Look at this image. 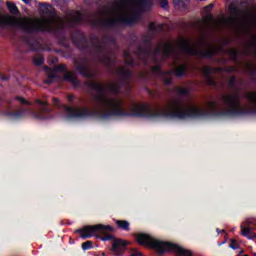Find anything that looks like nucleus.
Returning <instances> with one entry per match:
<instances>
[{"mask_svg":"<svg viewBox=\"0 0 256 256\" xmlns=\"http://www.w3.org/2000/svg\"><path fill=\"white\" fill-rule=\"evenodd\" d=\"M160 3V7L167 9L168 8V4H167V0H158Z\"/></svg>","mask_w":256,"mask_h":256,"instance_id":"a878e982","label":"nucleus"},{"mask_svg":"<svg viewBox=\"0 0 256 256\" xmlns=\"http://www.w3.org/2000/svg\"><path fill=\"white\" fill-rule=\"evenodd\" d=\"M248 49L253 50V52L248 51V55L253 54L256 56V36H253V38L251 39V42H249Z\"/></svg>","mask_w":256,"mask_h":256,"instance_id":"6ab92c4d","label":"nucleus"},{"mask_svg":"<svg viewBox=\"0 0 256 256\" xmlns=\"http://www.w3.org/2000/svg\"><path fill=\"white\" fill-rule=\"evenodd\" d=\"M160 30H162V25L161 24H157L155 22L149 23V31L158 32Z\"/></svg>","mask_w":256,"mask_h":256,"instance_id":"aec40b11","label":"nucleus"},{"mask_svg":"<svg viewBox=\"0 0 256 256\" xmlns=\"http://www.w3.org/2000/svg\"><path fill=\"white\" fill-rule=\"evenodd\" d=\"M53 105H55V106H57V107H60L59 99L53 98Z\"/></svg>","mask_w":256,"mask_h":256,"instance_id":"2f4dec72","label":"nucleus"},{"mask_svg":"<svg viewBox=\"0 0 256 256\" xmlns=\"http://www.w3.org/2000/svg\"><path fill=\"white\" fill-rule=\"evenodd\" d=\"M202 73L205 76V82L208 86H216V80L210 77V74L212 73V69L210 67L203 68Z\"/></svg>","mask_w":256,"mask_h":256,"instance_id":"4468645a","label":"nucleus"},{"mask_svg":"<svg viewBox=\"0 0 256 256\" xmlns=\"http://www.w3.org/2000/svg\"><path fill=\"white\" fill-rule=\"evenodd\" d=\"M228 11L230 12V16L223 17L219 21L214 19V16L208 14L207 16L203 17V19L196 22V28H198L199 31H205L209 29V27L216 26L218 24H223L224 26H228L230 28H236L241 27L248 22V14L241 12L235 3L230 4Z\"/></svg>","mask_w":256,"mask_h":256,"instance_id":"39448f33","label":"nucleus"},{"mask_svg":"<svg viewBox=\"0 0 256 256\" xmlns=\"http://www.w3.org/2000/svg\"><path fill=\"white\" fill-rule=\"evenodd\" d=\"M35 104L39 105V110L33 112V117L40 120L49 119L48 115L51 113V108L48 107V101L37 99Z\"/></svg>","mask_w":256,"mask_h":256,"instance_id":"9d476101","label":"nucleus"},{"mask_svg":"<svg viewBox=\"0 0 256 256\" xmlns=\"http://www.w3.org/2000/svg\"><path fill=\"white\" fill-rule=\"evenodd\" d=\"M7 8L8 12L14 16H17V13H19V10L14 2L7 1Z\"/></svg>","mask_w":256,"mask_h":256,"instance_id":"a211bd4d","label":"nucleus"},{"mask_svg":"<svg viewBox=\"0 0 256 256\" xmlns=\"http://www.w3.org/2000/svg\"><path fill=\"white\" fill-rule=\"evenodd\" d=\"M76 70L80 72V74L83 75V77L87 78H93L94 77V72H92L91 69L87 67V64L82 63L81 65L76 66Z\"/></svg>","mask_w":256,"mask_h":256,"instance_id":"ddd939ff","label":"nucleus"},{"mask_svg":"<svg viewBox=\"0 0 256 256\" xmlns=\"http://www.w3.org/2000/svg\"><path fill=\"white\" fill-rule=\"evenodd\" d=\"M222 51V46L207 44L203 39L198 42H192L189 38H180L175 42L171 40L160 41L155 48L153 56L169 58L190 55L211 58Z\"/></svg>","mask_w":256,"mask_h":256,"instance_id":"7ed1b4c3","label":"nucleus"},{"mask_svg":"<svg viewBox=\"0 0 256 256\" xmlns=\"http://www.w3.org/2000/svg\"><path fill=\"white\" fill-rule=\"evenodd\" d=\"M176 256H183V255L176 254Z\"/></svg>","mask_w":256,"mask_h":256,"instance_id":"e433bc0d","label":"nucleus"},{"mask_svg":"<svg viewBox=\"0 0 256 256\" xmlns=\"http://www.w3.org/2000/svg\"><path fill=\"white\" fill-rule=\"evenodd\" d=\"M16 102L21 106H32V102H29L28 100H25L21 97H16Z\"/></svg>","mask_w":256,"mask_h":256,"instance_id":"4be33fe9","label":"nucleus"},{"mask_svg":"<svg viewBox=\"0 0 256 256\" xmlns=\"http://www.w3.org/2000/svg\"><path fill=\"white\" fill-rule=\"evenodd\" d=\"M42 63H44V58H42L41 55H37V56L33 57V64L40 66V65H42Z\"/></svg>","mask_w":256,"mask_h":256,"instance_id":"5701e85b","label":"nucleus"},{"mask_svg":"<svg viewBox=\"0 0 256 256\" xmlns=\"http://www.w3.org/2000/svg\"><path fill=\"white\" fill-rule=\"evenodd\" d=\"M124 63H126V65H133V58L132 56H130V52L126 51L124 52Z\"/></svg>","mask_w":256,"mask_h":256,"instance_id":"412c9836","label":"nucleus"},{"mask_svg":"<svg viewBox=\"0 0 256 256\" xmlns=\"http://www.w3.org/2000/svg\"><path fill=\"white\" fill-rule=\"evenodd\" d=\"M130 256H141V252L138 250L133 249L132 252L130 253Z\"/></svg>","mask_w":256,"mask_h":256,"instance_id":"c85d7f7f","label":"nucleus"},{"mask_svg":"<svg viewBox=\"0 0 256 256\" xmlns=\"http://www.w3.org/2000/svg\"><path fill=\"white\" fill-rule=\"evenodd\" d=\"M24 4H30L32 0H23Z\"/></svg>","mask_w":256,"mask_h":256,"instance_id":"72a5a7b5","label":"nucleus"},{"mask_svg":"<svg viewBox=\"0 0 256 256\" xmlns=\"http://www.w3.org/2000/svg\"><path fill=\"white\" fill-rule=\"evenodd\" d=\"M116 226L119 229H123L125 231L130 230V223L125 220H116Z\"/></svg>","mask_w":256,"mask_h":256,"instance_id":"f3484780","label":"nucleus"},{"mask_svg":"<svg viewBox=\"0 0 256 256\" xmlns=\"http://www.w3.org/2000/svg\"><path fill=\"white\" fill-rule=\"evenodd\" d=\"M230 248H232L233 250L239 249V243L236 240L232 239L230 243Z\"/></svg>","mask_w":256,"mask_h":256,"instance_id":"393cba45","label":"nucleus"},{"mask_svg":"<svg viewBox=\"0 0 256 256\" xmlns=\"http://www.w3.org/2000/svg\"><path fill=\"white\" fill-rule=\"evenodd\" d=\"M153 73L160 74L162 76V80L164 81V84L166 85L171 84V75H172L171 71L162 72V70H160V66H154Z\"/></svg>","mask_w":256,"mask_h":256,"instance_id":"f8f14e48","label":"nucleus"},{"mask_svg":"<svg viewBox=\"0 0 256 256\" xmlns=\"http://www.w3.org/2000/svg\"><path fill=\"white\" fill-rule=\"evenodd\" d=\"M24 115H25V111H23V112L17 114V116H24Z\"/></svg>","mask_w":256,"mask_h":256,"instance_id":"c9c22d12","label":"nucleus"},{"mask_svg":"<svg viewBox=\"0 0 256 256\" xmlns=\"http://www.w3.org/2000/svg\"><path fill=\"white\" fill-rule=\"evenodd\" d=\"M186 71H187V65L182 64L174 68V75H176V77H182L183 75H185Z\"/></svg>","mask_w":256,"mask_h":256,"instance_id":"dca6fc26","label":"nucleus"},{"mask_svg":"<svg viewBox=\"0 0 256 256\" xmlns=\"http://www.w3.org/2000/svg\"><path fill=\"white\" fill-rule=\"evenodd\" d=\"M213 7H214V5H212V4L208 5L207 7H205V12L209 13Z\"/></svg>","mask_w":256,"mask_h":256,"instance_id":"c756f323","label":"nucleus"},{"mask_svg":"<svg viewBox=\"0 0 256 256\" xmlns=\"http://www.w3.org/2000/svg\"><path fill=\"white\" fill-rule=\"evenodd\" d=\"M91 248H92V242L91 241L83 242V244H82V249L83 250H89Z\"/></svg>","mask_w":256,"mask_h":256,"instance_id":"b1692460","label":"nucleus"},{"mask_svg":"<svg viewBox=\"0 0 256 256\" xmlns=\"http://www.w3.org/2000/svg\"><path fill=\"white\" fill-rule=\"evenodd\" d=\"M242 3H246V4H252L253 0H242Z\"/></svg>","mask_w":256,"mask_h":256,"instance_id":"473e14b6","label":"nucleus"},{"mask_svg":"<svg viewBox=\"0 0 256 256\" xmlns=\"http://www.w3.org/2000/svg\"><path fill=\"white\" fill-rule=\"evenodd\" d=\"M152 5L153 0H114L87 18L78 11L71 12L62 18L55 15L51 5L40 3V18H16L0 15V26L17 27L28 34L39 31L55 32L66 27H75L83 22L90 23L92 26L112 28L119 24L138 23L141 20V13L148 11Z\"/></svg>","mask_w":256,"mask_h":256,"instance_id":"f03ea898","label":"nucleus"},{"mask_svg":"<svg viewBox=\"0 0 256 256\" xmlns=\"http://www.w3.org/2000/svg\"><path fill=\"white\" fill-rule=\"evenodd\" d=\"M228 54H230V56H232V57H236L237 50H235L234 48H230V50H228Z\"/></svg>","mask_w":256,"mask_h":256,"instance_id":"cd10ccee","label":"nucleus"},{"mask_svg":"<svg viewBox=\"0 0 256 256\" xmlns=\"http://www.w3.org/2000/svg\"><path fill=\"white\" fill-rule=\"evenodd\" d=\"M0 79L3 80V81H6V80H8L9 78L3 77V76H1V74H0Z\"/></svg>","mask_w":256,"mask_h":256,"instance_id":"f704fd0d","label":"nucleus"},{"mask_svg":"<svg viewBox=\"0 0 256 256\" xmlns=\"http://www.w3.org/2000/svg\"><path fill=\"white\" fill-rule=\"evenodd\" d=\"M243 256H248V255H243Z\"/></svg>","mask_w":256,"mask_h":256,"instance_id":"58836bf2","label":"nucleus"},{"mask_svg":"<svg viewBox=\"0 0 256 256\" xmlns=\"http://www.w3.org/2000/svg\"><path fill=\"white\" fill-rule=\"evenodd\" d=\"M228 87L233 89L235 87V77L230 78V82H228Z\"/></svg>","mask_w":256,"mask_h":256,"instance_id":"bb28decb","label":"nucleus"},{"mask_svg":"<svg viewBox=\"0 0 256 256\" xmlns=\"http://www.w3.org/2000/svg\"><path fill=\"white\" fill-rule=\"evenodd\" d=\"M244 98L248 100L249 105L241 104V94L237 90L221 95L219 102H221L223 113L226 115L256 113V92H246Z\"/></svg>","mask_w":256,"mask_h":256,"instance_id":"20e7f679","label":"nucleus"},{"mask_svg":"<svg viewBox=\"0 0 256 256\" xmlns=\"http://www.w3.org/2000/svg\"><path fill=\"white\" fill-rule=\"evenodd\" d=\"M174 8L178 10H185L189 5V0H173Z\"/></svg>","mask_w":256,"mask_h":256,"instance_id":"2eb2a0df","label":"nucleus"},{"mask_svg":"<svg viewBox=\"0 0 256 256\" xmlns=\"http://www.w3.org/2000/svg\"><path fill=\"white\" fill-rule=\"evenodd\" d=\"M90 89L96 91L92 102L94 107H69L62 106L64 112L69 117L85 118L92 116L109 117V116H133L144 118L155 117H171L179 119H187L189 117H203L208 112H216L219 107L215 101H207L205 106H198L192 102L189 96V89L181 86L174 88V93L181 98L167 100L164 106L159 108H151L147 104L132 102L128 109L123 104V99L119 98V85L117 82L99 83L92 81L89 83Z\"/></svg>","mask_w":256,"mask_h":256,"instance_id":"f257e3e1","label":"nucleus"},{"mask_svg":"<svg viewBox=\"0 0 256 256\" xmlns=\"http://www.w3.org/2000/svg\"><path fill=\"white\" fill-rule=\"evenodd\" d=\"M128 245V241L123 239H116L114 240V243H112V252H114V255L120 256L125 253V248Z\"/></svg>","mask_w":256,"mask_h":256,"instance_id":"9b49d317","label":"nucleus"},{"mask_svg":"<svg viewBox=\"0 0 256 256\" xmlns=\"http://www.w3.org/2000/svg\"><path fill=\"white\" fill-rule=\"evenodd\" d=\"M135 240L139 245L155 249L159 254H164L166 252H174V254L181 256H192L191 251L169 242H162L160 240L151 238L147 234H135Z\"/></svg>","mask_w":256,"mask_h":256,"instance_id":"423d86ee","label":"nucleus"},{"mask_svg":"<svg viewBox=\"0 0 256 256\" xmlns=\"http://www.w3.org/2000/svg\"><path fill=\"white\" fill-rule=\"evenodd\" d=\"M66 65L60 64L55 69L46 68V73L48 74V79L44 81L46 84L53 83L60 75L64 76V81H67L73 86H78V80L74 72L66 71Z\"/></svg>","mask_w":256,"mask_h":256,"instance_id":"0eeeda50","label":"nucleus"},{"mask_svg":"<svg viewBox=\"0 0 256 256\" xmlns=\"http://www.w3.org/2000/svg\"><path fill=\"white\" fill-rule=\"evenodd\" d=\"M146 56H149V54H146Z\"/></svg>","mask_w":256,"mask_h":256,"instance_id":"4c0bfd02","label":"nucleus"},{"mask_svg":"<svg viewBox=\"0 0 256 256\" xmlns=\"http://www.w3.org/2000/svg\"><path fill=\"white\" fill-rule=\"evenodd\" d=\"M112 232V227L107 225H93V226H85L82 229L76 230L75 233L80 235V238L87 239L91 238L94 235H107Z\"/></svg>","mask_w":256,"mask_h":256,"instance_id":"6e6552de","label":"nucleus"},{"mask_svg":"<svg viewBox=\"0 0 256 256\" xmlns=\"http://www.w3.org/2000/svg\"><path fill=\"white\" fill-rule=\"evenodd\" d=\"M256 228V218H249L246 222L240 225V231L242 236L248 238V240H254L256 238V234L251 230Z\"/></svg>","mask_w":256,"mask_h":256,"instance_id":"1a4fd4ad","label":"nucleus"},{"mask_svg":"<svg viewBox=\"0 0 256 256\" xmlns=\"http://www.w3.org/2000/svg\"><path fill=\"white\" fill-rule=\"evenodd\" d=\"M67 101H69L70 103L75 101V96H73V95L67 96Z\"/></svg>","mask_w":256,"mask_h":256,"instance_id":"7c9ffc66","label":"nucleus"}]
</instances>
